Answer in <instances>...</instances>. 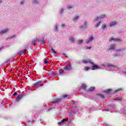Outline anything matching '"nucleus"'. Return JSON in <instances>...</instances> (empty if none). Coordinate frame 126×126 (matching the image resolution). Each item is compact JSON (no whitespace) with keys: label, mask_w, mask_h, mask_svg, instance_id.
I'll use <instances>...</instances> for the list:
<instances>
[{"label":"nucleus","mask_w":126,"mask_h":126,"mask_svg":"<svg viewBox=\"0 0 126 126\" xmlns=\"http://www.w3.org/2000/svg\"><path fill=\"white\" fill-rule=\"evenodd\" d=\"M82 63H91V64H94V63L91 62V60L90 59H85L82 60Z\"/></svg>","instance_id":"nucleus-1"},{"label":"nucleus","mask_w":126,"mask_h":126,"mask_svg":"<svg viewBox=\"0 0 126 126\" xmlns=\"http://www.w3.org/2000/svg\"><path fill=\"white\" fill-rule=\"evenodd\" d=\"M23 97H24V94H19L16 98L17 102H19V101H20V100H21Z\"/></svg>","instance_id":"nucleus-2"},{"label":"nucleus","mask_w":126,"mask_h":126,"mask_svg":"<svg viewBox=\"0 0 126 126\" xmlns=\"http://www.w3.org/2000/svg\"><path fill=\"white\" fill-rule=\"evenodd\" d=\"M93 64V67L92 68V70H95V69H100V66H98L97 64Z\"/></svg>","instance_id":"nucleus-3"},{"label":"nucleus","mask_w":126,"mask_h":126,"mask_svg":"<svg viewBox=\"0 0 126 126\" xmlns=\"http://www.w3.org/2000/svg\"><path fill=\"white\" fill-rule=\"evenodd\" d=\"M64 70H71L72 69V67L71 66V65L69 64L66 65L65 67H64Z\"/></svg>","instance_id":"nucleus-4"},{"label":"nucleus","mask_w":126,"mask_h":126,"mask_svg":"<svg viewBox=\"0 0 126 126\" xmlns=\"http://www.w3.org/2000/svg\"><path fill=\"white\" fill-rule=\"evenodd\" d=\"M112 41H115V42H122V40L119 38H114V37H111L109 40V42H112Z\"/></svg>","instance_id":"nucleus-5"},{"label":"nucleus","mask_w":126,"mask_h":126,"mask_svg":"<svg viewBox=\"0 0 126 126\" xmlns=\"http://www.w3.org/2000/svg\"><path fill=\"white\" fill-rule=\"evenodd\" d=\"M65 122H67V120L63 119L60 122H59L58 123V124L59 126H62V125L64 124V123H65Z\"/></svg>","instance_id":"nucleus-6"},{"label":"nucleus","mask_w":126,"mask_h":126,"mask_svg":"<svg viewBox=\"0 0 126 126\" xmlns=\"http://www.w3.org/2000/svg\"><path fill=\"white\" fill-rule=\"evenodd\" d=\"M7 32H8V29H7L2 31H0V34L3 35V34H5V33H7Z\"/></svg>","instance_id":"nucleus-7"},{"label":"nucleus","mask_w":126,"mask_h":126,"mask_svg":"<svg viewBox=\"0 0 126 126\" xmlns=\"http://www.w3.org/2000/svg\"><path fill=\"white\" fill-rule=\"evenodd\" d=\"M106 17V16L105 15H101L100 17H97L95 20L94 21H97L98 20V19H102L103 18H105Z\"/></svg>","instance_id":"nucleus-8"},{"label":"nucleus","mask_w":126,"mask_h":126,"mask_svg":"<svg viewBox=\"0 0 126 126\" xmlns=\"http://www.w3.org/2000/svg\"><path fill=\"white\" fill-rule=\"evenodd\" d=\"M42 81H38L37 82H36L35 83L33 84V87L36 88L37 86H39L40 85V83H41Z\"/></svg>","instance_id":"nucleus-9"},{"label":"nucleus","mask_w":126,"mask_h":126,"mask_svg":"<svg viewBox=\"0 0 126 126\" xmlns=\"http://www.w3.org/2000/svg\"><path fill=\"white\" fill-rule=\"evenodd\" d=\"M38 41H39V40L37 38L36 39L32 40V45H33V46H36V43H37V42H38Z\"/></svg>","instance_id":"nucleus-10"},{"label":"nucleus","mask_w":126,"mask_h":126,"mask_svg":"<svg viewBox=\"0 0 126 126\" xmlns=\"http://www.w3.org/2000/svg\"><path fill=\"white\" fill-rule=\"evenodd\" d=\"M115 49H116V45L113 44L110 46V48H109L108 50L111 51V50H115Z\"/></svg>","instance_id":"nucleus-11"},{"label":"nucleus","mask_w":126,"mask_h":126,"mask_svg":"<svg viewBox=\"0 0 126 126\" xmlns=\"http://www.w3.org/2000/svg\"><path fill=\"white\" fill-rule=\"evenodd\" d=\"M94 39V37L93 36H91L90 37V40H87L86 43L87 44H90L91 42H92V40Z\"/></svg>","instance_id":"nucleus-12"},{"label":"nucleus","mask_w":126,"mask_h":126,"mask_svg":"<svg viewBox=\"0 0 126 126\" xmlns=\"http://www.w3.org/2000/svg\"><path fill=\"white\" fill-rule=\"evenodd\" d=\"M86 26H87V22H84V27L83 26H81V28H83V29H85L86 28Z\"/></svg>","instance_id":"nucleus-13"},{"label":"nucleus","mask_w":126,"mask_h":126,"mask_svg":"<svg viewBox=\"0 0 126 126\" xmlns=\"http://www.w3.org/2000/svg\"><path fill=\"white\" fill-rule=\"evenodd\" d=\"M95 90V87H91L88 89L89 92H92V91H94Z\"/></svg>","instance_id":"nucleus-14"},{"label":"nucleus","mask_w":126,"mask_h":126,"mask_svg":"<svg viewBox=\"0 0 126 126\" xmlns=\"http://www.w3.org/2000/svg\"><path fill=\"white\" fill-rule=\"evenodd\" d=\"M67 97H68V95L65 94H63L61 96V99H64L65 98H67Z\"/></svg>","instance_id":"nucleus-15"},{"label":"nucleus","mask_w":126,"mask_h":126,"mask_svg":"<svg viewBox=\"0 0 126 126\" xmlns=\"http://www.w3.org/2000/svg\"><path fill=\"white\" fill-rule=\"evenodd\" d=\"M117 24V22H111L110 24V27H112V26H115Z\"/></svg>","instance_id":"nucleus-16"},{"label":"nucleus","mask_w":126,"mask_h":126,"mask_svg":"<svg viewBox=\"0 0 126 126\" xmlns=\"http://www.w3.org/2000/svg\"><path fill=\"white\" fill-rule=\"evenodd\" d=\"M69 41H70V42H72V43H74V41H75V40L74 39V38L70 37L69 38Z\"/></svg>","instance_id":"nucleus-17"},{"label":"nucleus","mask_w":126,"mask_h":126,"mask_svg":"<svg viewBox=\"0 0 126 126\" xmlns=\"http://www.w3.org/2000/svg\"><path fill=\"white\" fill-rule=\"evenodd\" d=\"M97 95L98 96L99 98H101L102 99H104V98H105V96H104L103 94H97Z\"/></svg>","instance_id":"nucleus-18"},{"label":"nucleus","mask_w":126,"mask_h":126,"mask_svg":"<svg viewBox=\"0 0 126 126\" xmlns=\"http://www.w3.org/2000/svg\"><path fill=\"white\" fill-rule=\"evenodd\" d=\"M111 91H112V89H108L105 90L104 91V92H105V93H109V92H111Z\"/></svg>","instance_id":"nucleus-19"},{"label":"nucleus","mask_w":126,"mask_h":126,"mask_svg":"<svg viewBox=\"0 0 126 126\" xmlns=\"http://www.w3.org/2000/svg\"><path fill=\"white\" fill-rule=\"evenodd\" d=\"M79 18V16H75V17L73 18V20L74 21H76V20H77V19H78Z\"/></svg>","instance_id":"nucleus-20"},{"label":"nucleus","mask_w":126,"mask_h":126,"mask_svg":"<svg viewBox=\"0 0 126 126\" xmlns=\"http://www.w3.org/2000/svg\"><path fill=\"white\" fill-rule=\"evenodd\" d=\"M84 69H85V70L87 71L89 70V69H90V67H89V66H85Z\"/></svg>","instance_id":"nucleus-21"},{"label":"nucleus","mask_w":126,"mask_h":126,"mask_svg":"<svg viewBox=\"0 0 126 126\" xmlns=\"http://www.w3.org/2000/svg\"><path fill=\"white\" fill-rule=\"evenodd\" d=\"M83 43V40H82V39H80V40H78V44L79 45H80V44H81V43Z\"/></svg>","instance_id":"nucleus-22"},{"label":"nucleus","mask_w":126,"mask_h":126,"mask_svg":"<svg viewBox=\"0 0 126 126\" xmlns=\"http://www.w3.org/2000/svg\"><path fill=\"white\" fill-rule=\"evenodd\" d=\"M51 51L52 53H53V54H57V52H56L55 50H54V48H51Z\"/></svg>","instance_id":"nucleus-23"},{"label":"nucleus","mask_w":126,"mask_h":126,"mask_svg":"<svg viewBox=\"0 0 126 126\" xmlns=\"http://www.w3.org/2000/svg\"><path fill=\"white\" fill-rule=\"evenodd\" d=\"M82 88L83 89H86V86L85 84H82Z\"/></svg>","instance_id":"nucleus-24"},{"label":"nucleus","mask_w":126,"mask_h":126,"mask_svg":"<svg viewBox=\"0 0 126 126\" xmlns=\"http://www.w3.org/2000/svg\"><path fill=\"white\" fill-rule=\"evenodd\" d=\"M106 24H103L101 27V29H105L106 28Z\"/></svg>","instance_id":"nucleus-25"},{"label":"nucleus","mask_w":126,"mask_h":126,"mask_svg":"<svg viewBox=\"0 0 126 126\" xmlns=\"http://www.w3.org/2000/svg\"><path fill=\"white\" fill-rule=\"evenodd\" d=\"M60 99H55L54 101H52V103H58Z\"/></svg>","instance_id":"nucleus-26"},{"label":"nucleus","mask_w":126,"mask_h":126,"mask_svg":"<svg viewBox=\"0 0 126 126\" xmlns=\"http://www.w3.org/2000/svg\"><path fill=\"white\" fill-rule=\"evenodd\" d=\"M44 63H45V64H48V63H49V61H48V60H45L44 62Z\"/></svg>","instance_id":"nucleus-27"},{"label":"nucleus","mask_w":126,"mask_h":126,"mask_svg":"<svg viewBox=\"0 0 126 126\" xmlns=\"http://www.w3.org/2000/svg\"><path fill=\"white\" fill-rule=\"evenodd\" d=\"M59 73H60V74L63 73V69L59 70Z\"/></svg>","instance_id":"nucleus-28"},{"label":"nucleus","mask_w":126,"mask_h":126,"mask_svg":"<svg viewBox=\"0 0 126 126\" xmlns=\"http://www.w3.org/2000/svg\"><path fill=\"white\" fill-rule=\"evenodd\" d=\"M48 74L49 75H53V71H48Z\"/></svg>","instance_id":"nucleus-29"},{"label":"nucleus","mask_w":126,"mask_h":126,"mask_svg":"<svg viewBox=\"0 0 126 126\" xmlns=\"http://www.w3.org/2000/svg\"><path fill=\"white\" fill-rule=\"evenodd\" d=\"M22 53L23 54H25L26 53V49L23 50L22 51H20V53Z\"/></svg>","instance_id":"nucleus-30"},{"label":"nucleus","mask_w":126,"mask_h":126,"mask_svg":"<svg viewBox=\"0 0 126 126\" xmlns=\"http://www.w3.org/2000/svg\"><path fill=\"white\" fill-rule=\"evenodd\" d=\"M114 100H116V101H119V100L120 101V100H121L122 99H121L120 98H115Z\"/></svg>","instance_id":"nucleus-31"},{"label":"nucleus","mask_w":126,"mask_h":126,"mask_svg":"<svg viewBox=\"0 0 126 126\" xmlns=\"http://www.w3.org/2000/svg\"><path fill=\"white\" fill-rule=\"evenodd\" d=\"M119 91H121V89H118L114 91V93H116L117 92H119Z\"/></svg>","instance_id":"nucleus-32"},{"label":"nucleus","mask_w":126,"mask_h":126,"mask_svg":"<svg viewBox=\"0 0 126 126\" xmlns=\"http://www.w3.org/2000/svg\"><path fill=\"white\" fill-rule=\"evenodd\" d=\"M33 2H34V3H38V1L37 0H33Z\"/></svg>","instance_id":"nucleus-33"},{"label":"nucleus","mask_w":126,"mask_h":126,"mask_svg":"<svg viewBox=\"0 0 126 126\" xmlns=\"http://www.w3.org/2000/svg\"><path fill=\"white\" fill-rule=\"evenodd\" d=\"M65 26V25L64 24H62V28H64Z\"/></svg>","instance_id":"nucleus-34"},{"label":"nucleus","mask_w":126,"mask_h":126,"mask_svg":"<svg viewBox=\"0 0 126 126\" xmlns=\"http://www.w3.org/2000/svg\"><path fill=\"white\" fill-rule=\"evenodd\" d=\"M100 23H101V22H99V23H98L96 25V27H98L99 26V25H100Z\"/></svg>","instance_id":"nucleus-35"},{"label":"nucleus","mask_w":126,"mask_h":126,"mask_svg":"<svg viewBox=\"0 0 126 126\" xmlns=\"http://www.w3.org/2000/svg\"><path fill=\"white\" fill-rule=\"evenodd\" d=\"M17 93H16V92H15L13 94V96H15V95H17Z\"/></svg>","instance_id":"nucleus-36"},{"label":"nucleus","mask_w":126,"mask_h":126,"mask_svg":"<svg viewBox=\"0 0 126 126\" xmlns=\"http://www.w3.org/2000/svg\"><path fill=\"white\" fill-rule=\"evenodd\" d=\"M71 8H72V6L68 7V9H69V10H70V9H71Z\"/></svg>","instance_id":"nucleus-37"},{"label":"nucleus","mask_w":126,"mask_h":126,"mask_svg":"<svg viewBox=\"0 0 126 126\" xmlns=\"http://www.w3.org/2000/svg\"><path fill=\"white\" fill-rule=\"evenodd\" d=\"M8 62H9V60H7L5 62V63H8Z\"/></svg>","instance_id":"nucleus-38"},{"label":"nucleus","mask_w":126,"mask_h":126,"mask_svg":"<svg viewBox=\"0 0 126 126\" xmlns=\"http://www.w3.org/2000/svg\"><path fill=\"white\" fill-rule=\"evenodd\" d=\"M42 43H43V45L45 44V40H44V39H43L42 40Z\"/></svg>","instance_id":"nucleus-39"},{"label":"nucleus","mask_w":126,"mask_h":126,"mask_svg":"<svg viewBox=\"0 0 126 126\" xmlns=\"http://www.w3.org/2000/svg\"><path fill=\"white\" fill-rule=\"evenodd\" d=\"M2 48H3V46L0 47V51L1 50V49H2Z\"/></svg>","instance_id":"nucleus-40"},{"label":"nucleus","mask_w":126,"mask_h":126,"mask_svg":"<svg viewBox=\"0 0 126 126\" xmlns=\"http://www.w3.org/2000/svg\"><path fill=\"white\" fill-rule=\"evenodd\" d=\"M63 9H61V12H62V13H63Z\"/></svg>","instance_id":"nucleus-41"},{"label":"nucleus","mask_w":126,"mask_h":126,"mask_svg":"<svg viewBox=\"0 0 126 126\" xmlns=\"http://www.w3.org/2000/svg\"><path fill=\"white\" fill-rule=\"evenodd\" d=\"M14 37H15V35H13V36H12L11 37V38H14Z\"/></svg>","instance_id":"nucleus-42"},{"label":"nucleus","mask_w":126,"mask_h":126,"mask_svg":"<svg viewBox=\"0 0 126 126\" xmlns=\"http://www.w3.org/2000/svg\"><path fill=\"white\" fill-rule=\"evenodd\" d=\"M23 1H21V4H23Z\"/></svg>","instance_id":"nucleus-43"},{"label":"nucleus","mask_w":126,"mask_h":126,"mask_svg":"<svg viewBox=\"0 0 126 126\" xmlns=\"http://www.w3.org/2000/svg\"><path fill=\"white\" fill-rule=\"evenodd\" d=\"M86 49H91V47H87Z\"/></svg>","instance_id":"nucleus-44"},{"label":"nucleus","mask_w":126,"mask_h":126,"mask_svg":"<svg viewBox=\"0 0 126 126\" xmlns=\"http://www.w3.org/2000/svg\"><path fill=\"white\" fill-rule=\"evenodd\" d=\"M120 51H121V49H119V50H118V52H120Z\"/></svg>","instance_id":"nucleus-45"},{"label":"nucleus","mask_w":126,"mask_h":126,"mask_svg":"<svg viewBox=\"0 0 126 126\" xmlns=\"http://www.w3.org/2000/svg\"><path fill=\"white\" fill-rule=\"evenodd\" d=\"M0 2H1V1H0Z\"/></svg>","instance_id":"nucleus-46"}]
</instances>
